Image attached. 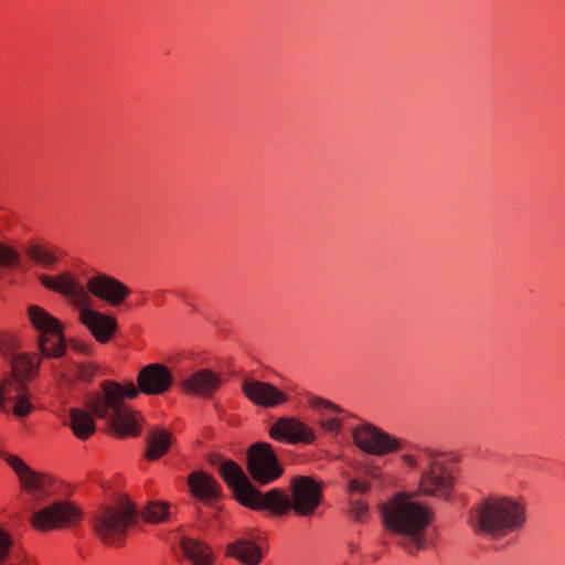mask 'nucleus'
Here are the masks:
<instances>
[{"label":"nucleus","instance_id":"nucleus-10","mask_svg":"<svg viewBox=\"0 0 565 565\" xmlns=\"http://www.w3.org/2000/svg\"><path fill=\"white\" fill-rule=\"evenodd\" d=\"M82 519V511L70 501H55L35 512L31 524L40 531L71 527Z\"/></svg>","mask_w":565,"mask_h":565},{"label":"nucleus","instance_id":"nucleus-9","mask_svg":"<svg viewBox=\"0 0 565 565\" xmlns=\"http://www.w3.org/2000/svg\"><path fill=\"white\" fill-rule=\"evenodd\" d=\"M247 471L255 482L266 486L280 478L284 468L271 445L256 443L247 450Z\"/></svg>","mask_w":565,"mask_h":565},{"label":"nucleus","instance_id":"nucleus-24","mask_svg":"<svg viewBox=\"0 0 565 565\" xmlns=\"http://www.w3.org/2000/svg\"><path fill=\"white\" fill-rule=\"evenodd\" d=\"M70 427L79 439H87L96 430V424L92 415L81 408L70 409Z\"/></svg>","mask_w":565,"mask_h":565},{"label":"nucleus","instance_id":"nucleus-20","mask_svg":"<svg viewBox=\"0 0 565 565\" xmlns=\"http://www.w3.org/2000/svg\"><path fill=\"white\" fill-rule=\"evenodd\" d=\"M179 548L181 552V565H212L213 552L211 547L204 542L181 536L179 540Z\"/></svg>","mask_w":565,"mask_h":565},{"label":"nucleus","instance_id":"nucleus-15","mask_svg":"<svg viewBox=\"0 0 565 565\" xmlns=\"http://www.w3.org/2000/svg\"><path fill=\"white\" fill-rule=\"evenodd\" d=\"M39 279L45 288L70 297L76 306H86L90 301L87 290L68 271L56 277L40 275Z\"/></svg>","mask_w":565,"mask_h":565},{"label":"nucleus","instance_id":"nucleus-21","mask_svg":"<svg viewBox=\"0 0 565 565\" xmlns=\"http://www.w3.org/2000/svg\"><path fill=\"white\" fill-rule=\"evenodd\" d=\"M226 555L244 565H258L264 557L260 546L247 537H239L227 544Z\"/></svg>","mask_w":565,"mask_h":565},{"label":"nucleus","instance_id":"nucleus-35","mask_svg":"<svg viewBox=\"0 0 565 565\" xmlns=\"http://www.w3.org/2000/svg\"><path fill=\"white\" fill-rule=\"evenodd\" d=\"M9 561L10 563H8L7 565H29V556L24 552L17 553L15 555H13V558H10Z\"/></svg>","mask_w":565,"mask_h":565},{"label":"nucleus","instance_id":"nucleus-12","mask_svg":"<svg viewBox=\"0 0 565 565\" xmlns=\"http://www.w3.org/2000/svg\"><path fill=\"white\" fill-rule=\"evenodd\" d=\"M352 436L356 447L369 455L384 456L402 448L401 439L371 424L355 427Z\"/></svg>","mask_w":565,"mask_h":565},{"label":"nucleus","instance_id":"nucleus-25","mask_svg":"<svg viewBox=\"0 0 565 565\" xmlns=\"http://www.w3.org/2000/svg\"><path fill=\"white\" fill-rule=\"evenodd\" d=\"M141 518L149 523H161L169 518V503L151 501L140 512Z\"/></svg>","mask_w":565,"mask_h":565},{"label":"nucleus","instance_id":"nucleus-13","mask_svg":"<svg viewBox=\"0 0 565 565\" xmlns=\"http://www.w3.org/2000/svg\"><path fill=\"white\" fill-rule=\"evenodd\" d=\"M7 462L14 470L21 484L28 492L36 498L51 493L52 480L49 475L31 469L18 456H9Z\"/></svg>","mask_w":565,"mask_h":565},{"label":"nucleus","instance_id":"nucleus-33","mask_svg":"<svg viewBox=\"0 0 565 565\" xmlns=\"http://www.w3.org/2000/svg\"><path fill=\"white\" fill-rule=\"evenodd\" d=\"M209 461H210V463H211V465H213V466H217V467H218L220 475H221V477L223 478V480H224L226 483H227V480H226V478H225V473H224V471L226 470L227 465H228V463H232V465H234V466H238V465H237L236 462H234L233 460H224V459L222 458V456H221V455H218V454H212V455L210 456V458H209Z\"/></svg>","mask_w":565,"mask_h":565},{"label":"nucleus","instance_id":"nucleus-29","mask_svg":"<svg viewBox=\"0 0 565 565\" xmlns=\"http://www.w3.org/2000/svg\"><path fill=\"white\" fill-rule=\"evenodd\" d=\"M308 403H309L310 407H312L315 409L324 408V409L333 411L335 413L343 412L342 408H340L338 405H335L334 403H332L328 399H324L322 397L310 395Z\"/></svg>","mask_w":565,"mask_h":565},{"label":"nucleus","instance_id":"nucleus-19","mask_svg":"<svg viewBox=\"0 0 565 565\" xmlns=\"http://www.w3.org/2000/svg\"><path fill=\"white\" fill-rule=\"evenodd\" d=\"M220 374L210 369H201L181 381V388L190 394L211 397L221 386Z\"/></svg>","mask_w":565,"mask_h":565},{"label":"nucleus","instance_id":"nucleus-4","mask_svg":"<svg viewBox=\"0 0 565 565\" xmlns=\"http://www.w3.org/2000/svg\"><path fill=\"white\" fill-rule=\"evenodd\" d=\"M224 473L227 486L242 505L253 510H269L275 515H284L291 510L290 495L279 488L262 493L239 466L228 463Z\"/></svg>","mask_w":565,"mask_h":565},{"label":"nucleus","instance_id":"nucleus-26","mask_svg":"<svg viewBox=\"0 0 565 565\" xmlns=\"http://www.w3.org/2000/svg\"><path fill=\"white\" fill-rule=\"evenodd\" d=\"M25 253L26 255L44 265V266H52L56 263L57 258L56 256L53 254V252L46 249L45 247L39 245V244H32L30 245L26 249H25Z\"/></svg>","mask_w":565,"mask_h":565},{"label":"nucleus","instance_id":"nucleus-6","mask_svg":"<svg viewBox=\"0 0 565 565\" xmlns=\"http://www.w3.org/2000/svg\"><path fill=\"white\" fill-rule=\"evenodd\" d=\"M137 507L128 499L116 505L104 507L93 516V527L98 537L108 545L120 544L127 530L138 522Z\"/></svg>","mask_w":565,"mask_h":565},{"label":"nucleus","instance_id":"nucleus-16","mask_svg":"<svg viewBox=\"0 0 565 565\" xmlns=\"http://www.w3.org/2000/svg\"><path fill=\"white\" fill-rule=\"evenodd\" d=\"M269 435L273 439H284L289 444H311L316 439L313 430L307 424L295 417L279 418L270 427Z\"/></svg>","mask_w":565,"mask_h":565},{"label":"nucleus","instance_id":"nucleus-32","mask_svg":"<svg viewBox=\"0 0 565 565\" xmlns=\"http://www.w3.org/2000/svg\"><path fill=\"white\" fill-rule=\"evenodd\" d=\"M350 505H351L352 516L356 521H361L362 518L367 513V510H369L367 503L360 499H354L353 497H351Z\"/></svg>","mask_w":565,"mask_h":565},{"label":"nucleus","instance_id":"nucleus-14","mask_svg":"<svg viewBox=\"0 0 565 565\" xmlns=\"http://www.w3.org/2000/svg\"><path fill=\"white\" fill-rule=\"evenodd\" d=\"M242 391L252 403L265 408H274L288 401V396L273 384L254 379H245Z\"/></svg>","mask_w":565,"mask_h":565},{"label":"nucleus","instance_id":"nucleus-11","mask_svg":"<svg viewBox=\"0 0 565 565\" xmlns=\"http://www.w3.org/2000/svg\"><path fill=\"white\" fill-rule=\"evenodd\" d=\"M291 509L299 516L312 515L322 501V487L310 476H297L290 482Z\"/></svg>","mask_w":565,"mask_h":565},{"label":"nucleus","instance_id":"nucleus-7","mask_svg":"<svg viewBox=\"0 0 565 565\" xmlns=\"http://www.w3.org/2000/svg\"><path fill=\"white\" fill-rule=\"evenodd\" d=\"M419 463L424 466L420 475L422 492L447 499L452 489V476L445 456L424 449L419 454Z\"/></svg>","mask_w":565,"mask_h":565},{"label":"nucleus","instance_id":"nucleus-28","mask_svg":"<svg viewBox=\"0 0 565 565\" xmlns=\"http://www.w3.org/2000/svg\"><path fill=\"white\" fill-rule=\"evenodd\" d=\"M17 552L13 548V542L8 532L0 529V565H3L6 561L13 558Z\"/></svg>","mask_w":565,"mask_h":565},{"label":"nucleus","instance_id":"nucleus-30","mask_svg":"<svg viewBox=\"0 0 565 565\" xmlns=\"http://www.w3.org/2000/svg\"><path fill=\"white\" fill-rule=\"evenodd\" d=\"M97 365L94 363H78L76 364L77 377L83 382H90L97 371Z\"/></svg>","mask_w":565,"mask_h":565},{"label":"nucleus","instance_id":"nucleus-3","mask_svg":"<svg viewBox=\"0 0 565 565\" xmlns=\"http://www.w3.org/2000/svg\"><path fill=\"white\" fill-rule=\"evenodd\" d=\"M526 520L525 509L507 497H491L478 503L470 522L476 532L502 537L520 530Z\"/></svg>","mask_w":565,"mask_h":565},{"label":"nucleus","instance_id":"nucleus-34","mask_svg":"<svg viewBox=\"0 0 565 565\" xmlns=\"http://www.w3.org/2000/svg\"><path fill=\"white\" fill-rule=\"evenodd\" d=\"M319 424L323 430L329 433H338L342 427V423L339 418L321 419Z\"/></svg>","mask_w":565,"mask_h":565},{"label":"nucleus","instance_id":"nucleus-2","mask_svg":"<svg viewBox=\"0 0 565 565\" xmlns=\"http://www.w3.org/2000/svg\"><path fill=\"white\" fill-rule=\"evenodd\" d=\"M382 522L397 537V545L414 555L429 544L430 511L409 494L398 493L381 504Z\"/></svg>","mask_w":565,"mask_h":565},{"label":"nucleus","instance_id":"nucleus-27","mask_svg":"<svg viewBox=\"0 0 565 565\" xmlns=\"http://www.w3.org/2000/svg\"><path fill=\"white\" fill-rule=\"evenodd\" d=\"M20 263V254L12 247L0 243V267L10 269Z\"/></svg>","mask_w":565,"mask_h":565},{"label":"nucleus","instance_id":"nucleus-1","mask_svg":"<svg viewBox=\"0 0 565 565\" xmlns=\"http://www.w3.org/2000/svg\"><path fill=\"white\" fill-rule=\"evenodd\" d=\"M136 381L137 386L132 382L122 386L115 381H105L100 392L86 397V407L105 420L118 436L139 434L137 414L126 405L125 397L135 398L140 392L146 395H163L171 388L173 375L167 365L150 363L140 369Z\"/></svg>","mask_w":565,"mask_h":565},{"label":"nucleus","instance_id":"nucleus-31","mask_svg":"<svg viewBox=\"0 0 565 565\" xmlns=\"http://www.w3.org/2000/svg\"><path fill=\"white\" fill-rule=\"evenodd\" d=\"M370 490V482L361 480V479H350L348 482V493L351 497L355 494H365Z\"/></svg>","mask_w":565,"mask_h":565},{"label":"nucleus","instance_id":"nucleus-36","mask_svg":"<svg viewBox=\"0 0 565 565\" xmlns=\"http://www.w3.org/2000/svg\"><path fill=\"white\" fill-rule=\"evenodd\" d=\"M402 460L411 468H415L418 466L419 457L416 458L412 455H403Z\"/></svg>","mask_w":565,"mask_h":565},{"label":"nucleus","instance_id":"nucleus-22","mask_svg":"<svg viewBox=\"0 0 565 565\" xmlns=\"http://www.w3.org/2000/svg\"><path fill=\"white\" fill-rule=\"evenodd\" d=\"M191 493L201 500L217 499L221 494V486L210 475L203 471H194L188 478Z\"/></svg>","mask_w":565,"mask_h":565},{"label":"nucleus","instance_id":"nucleus-17","mask_svg":"<svg viewBox=\"0 0 565 565\" xmlns=\"http://www.w3.org/2000/svg\"><path fill=\"white\" fill-rule=\"evenodd\" d=\"M87 289L93 296L107 301L111 306H119L130 294L129 288L122 282L103 274L89 278Z\"/></svg>","mask_w":565,"mask_h":565},{"label":"nucleus","instance_id":"nucleus-23","mask_svg":"<svg viewBox=\"0 0 565 565\" xmlns=\"http://www.w3.org/2000/svg\"><path fill=\"white\" fill-rule=\"evenodd\" d=\"M146 457L149 460H156L168 452L171 445V435L162 428H151L147 438Z\"/></svg>","mask_w":565,"mask_h":565},{"label":"nucleus","instance_id":"nucleus-5","mask_svg":"<svg viewBox=\"0 0 565 565\" xmlns=\"http://www.w3.org/2000/svg\"><path fill=\"white\" fill-rule=\"evenodd\" d=\"M39 358L31 359L25 354L13 358L12 377L7 380L1 388L0 399L3 409H12L19 417L26 416L33 408L25 393V382L38 373Z\"/></svg>","mask_w":565,"mask_h":565},{"label":"nucleus","instance_id":"nucleus-18","mask_svg":"<svg viewBox=\"0 0 565 565\" xmlns=\"http://www.w3.org/2000/svg\"><path fill=\"white\" fill-rule=\"evenodd\" d=\"M89 303L79 306V320L99 343H106L117 330V321L111 316L90 309Z\"/></svg>","mask_w":565,"mask_h":565},{"label":"nucleus","instance_id":"nucleus-37","mask_svg":"<svg viewBox=\"0 0 565 565\" xmlns=\"http://www.w3.org/2000/svg\"><path fill=\"white\" fill-rule=\"evenodd\" d=\"M73 347H74V350L79 353L87 354V355L90 354V349L85 343L75 342Z\"/></svg>","mask_w":565,"mask_h":565},{"label":"nucleus","instance_id":"nucleus-8","mask_svg":"<svg viewBox=\"0 0 565 565\" xmlns=\"http://www.w3.org/2000/svg\"><path fill=\"white\" fill-rule=\"evenodd\" d=\"M29 318L40 332L39 347L44 356L60 358L65 352L61 322L38 306L29 307Z\"/></svg>","mask_w":565,"mask_h":565}]
</instances>
